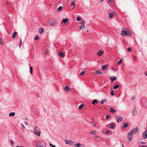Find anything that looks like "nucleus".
Masks as SVG:
<instances>
[{"label":"nucleus","instance_id":"nucleus-36","mask_svg":"<svg viewBox=\"0 0 147 147\" xmlns=\"http://www.w3.org/2000/svg\"><path fill=\"white\" fill-rule=\"evenodd\" d=\"M85 73H86V72L85 71H82V72L80 73V74L81 76H83L84 74Z\"/></svg>","mask_w":147,"mask_h":147},{"label":"nucleus","instance_id":"nucleus-38","mask_svg":"<svg viewBox=\"0 0 147 147\" xmlns=\"http://www.w3.org/2000/svg\"><path fill=\"white\" fill-rule=\"evenodd\" d=\"M75 2V1H74L71 4V5H73V9H74L75 7L74 3Z\"/></svg>","mask_w":147,"mask_h":147},{"label":"nucleus","instance_id":"nucleus-57","mask_svg":"<svg viewBox=\"0 0 147 147\" xmlns=\"http://www.w3.org/2000/svg\"><path fill=\"white\" fill-rule=\"evenodd\" d=\"M38 147H44V146L42 145H40V146H39Z\"/></svg>","mask_w":147,"mask_h":147},{"label":"nucleus","instance_id":"nucleus-37","mask_svg":"<svg viewBox=\"0 0 147 147\" xmlns=\"http://www.w3.org/2000/svg\"><path fill=\"white\" fill-rule=\"evenodd\" d=\"M34 40H38L39 39V36H36L34 38Z\"/></svg>","mask_w":147,"mask_h":147},{"label":"nucleus","instance_id":"nucleus-17","mask_svg":"<svg viewBox=\"0 0 147 147\" xmlns=\"http://www.w3.org/2000/svg\"><path fill=\"white\" fill-rule=\"evenodd\" d=\"M69 21V19L67 18H64L62 20V22L65 24Z\"/></svg>","mask_w":147,"mask_h":147},{"label":"nucleus","instance_id":"nucleus-23","mask_svg":"<svg viewBox=\"0 0 147 147\" xmlns=\"http://www.w3.org/2000/svg\"><path fill=\"white\" fill-rule=\"evenodd\" d=\"M133 115L134 116H136L137 113V111L135 109H134L133 111H132Z\"/></svg>","mask_w":147,"mask_h":147},{"label":"nucleus","instance_id":"nucleus-11","mask_svg":"<svg viewBox=\"0 0 147 147\" xmlns=\"http://www.w3.org/2000/svg\"><path fill=\"white\" fill-rule=\"evenodd\" d=\"M128 125L129 124L128 123H125L122 126V127L123 129H125L128 127Z\"/></svg>","mask_w":147,"mask_h":147},{"label":"nucleus","instance_id":"nucleus-61","mask_svg":"<svg viewBox=\"0 0 147 147\" xmlns=\"http://www.w3.org/2000/svg\"><path fill=\"white\" fill-rule=\"evenodd\" d=\"M122 147H124V146L123 144H122Z\"/></svg>","mask_w":147,"mask_h":147},{"label":"nucleus","instance_id":"nucleus-16","mask_svg":"<svg viewBox=\"0 0 147 147\" xmlns=\"http://www.w3.org/2000/svg\"><path fill=\"white\" fill-rule=\"evenodd\" d=\"M58 54L60 57H63L64 55V53L62 51H59L58 52Z\"/></svg>","mask_w":147,"mask_h":147},{"label":"nucleus","instance_id":"nucleus-54","mask_svg":"<svg viewBox=\"0 0 147 147\" xmlns=\"http://www.w3.org/2000/svg\"><path fill=\"white\" fill-rule=\"evenodd\" d=\"M16 147H24L23 146H16Z\"/></svg>","mask_w":147,"mask_h":147},{"label":"nucleus","instance_id":"nucleus-6","mask_svg":"<svg viewBox=\"0 0 147 147\" xmlns=\"http://www.w3.org/2000/svg\"><path fill=\"white\" fill-rule=\"evenodd\" d=\"M49 24L51 26H54L57 24V22L56 21H52L49 22Z\"/></svg>","mask_w":147,"mask_h":147},{"label":"nucleus","instance_id":"nucleus-22","mask_svg":"<svg viewBox=\"0 0 147 147\" xmlns=\"http://www.w3.org/2000/svg\"><path fill=\"white\" fill-rule=\"evenodd\" d=\"M17 33L15 31L12 35L11 38H15L16 36Z\"/></svg>","mask_w":147,"mask_h":147},{"label":"nucleus","instance_id":"nucleus-26","mask_svg":"<svg viewBox=\"0 0 147 147\" xmlns=\"http://www.w3.org/2000/svg\"><path fill=\"white\" fill-rule=\"evenodd\" d=\"M90 134L92 135H95L96 134V132L95 131L93 130L91 132Z\"/></svg>","mask_w":147,"mask_h":147},{"label":"nucleus","instance_id":"nucleus-24","mask_svg":"<svg viewBox=\"0 0 147 147\" xmlns=\"http://www.w3.org/2000/svg\"><path fill=\"white\" fill-rule=\"evenodd\" d=\"M62 7L60 6L57 9V10L58 11L60 12L62 10Z\"/></svg>","mask_w":147,"mask_h":147},{"label":"nucleus","instance_id":"nucleus-48","mask_svg":"<svg viewBox=\"0 0 147 147\" xmlns=\"http://www.w3.org/2000/svg\"><path fill=\"white\" fill-rule=\"evenodd\" d=\"M45 53L46 54H48V51H47V50H46L45 51Z\"/></svg>","mask_w":147,"mask_h":147},{"label":"nucleus","instance_id":"nucleus-51","mask_svg":"<svg viewBox=\"0 0 147 147\" xmlns=\"http://www.w3.org/2000/svg\"><path fill=\"white\" fill-rule=\"evenodd\" d=\"M103 100V101L104 102H107V100L106 99H104Z\"/></svg>","mask_w":147,"mask_h":147},{"label":"nucleus","instance_id":"nucleus-27","mask_svg":"<svg viewBox=\"0 0 147 147\" xmlns=\"http://www.w3.org/2000/svg\"><path fill=\"white\" fill-rule=\"evenodd\" d=\"M15 113L14 112H11L9 113V116L10 117H13L15 115Z\"/></svg>","mask_w":147,"mask_h":147},{"label":"nucleus","instance_id":"nucleus-50","mask_svg":"<svg viewBox=\"0 0 147 147\" xmlns=\"http://www.w3.org/2000/svg\"><path fill=\"white\" fill-rule=\"evenodd\" d=\"M109 1L111 3H112L113 1V0H109Z\"/></svg>","mask_w":147,"mask_h":147},{"label":"nucleus","instance_id":"nucleus-41","mask_svg":"<svg viewBox=\"0 0 147 147\" xmlns=\"http://www.w3.org/2000/svg\"><path fill=\"white\" fill-rule=\"evenodd\" d=\"M35 145L36 146V147H38L39 144V143L38 142H36L35 143Z\"/></svg>","mask_w":147,"mask_h":147},{"label":"nucleus","instance_id":"nucleus-25","mask_svg":"<svg viewBox=\"0 0 147 147\" xmlns=\"http://www.w3.org/2000/svg\"><path fill=\"white\" fill-rule=\"evenodd\" d=\"M109 18H110L111 19L114 16V15L111 13H109Z\"/></svg>","mask_w":147,"mask_h":147},{"label":"nucleus","instance_id":"nucleus-32","mask_svg":"<svg viewBox=\"0 0 147 147\" xmlns=\"http://www.w3.org/2000/svg\"><path fill=\"white\" fill-rule=\"evenodd\" d=\"M84 107V105L82 104L78 108L79 109H82Z\"/></svg>","mask_w":147,"mask_h":147},{"label":"nucleus","instance_id":"nucleus-58","mask_svg":"<svg viewBox=\"0 0 147 147\" xmlns=\"http://www.w3.org/2000/svg\"><path fill=\"white\" fill-rule=\"evenodd\" d=\"M25 123L26 125H28V123H27L25 122Z\"/></svg>","mask_w":147,"mask_h":147},{"label":"nucleus","instance_id":"nucleus-12","mask_svg":"<svg viewBox=\"0 0 147 147\" xmlns=\"http://www.w3.org/2000/svg\"><path fill=\"white\" fill-rule=\"evenodd\" d=\"M103 53V51L102 50H99L97 54L99 56H101Z\"/></svg>","mask_w":147,"mask_h":147},{"label":"nucleus","instance_id":"nucleus-5","mask_svg":"<svg viewBox=\"0 0 147 147\" xmlns=\"http://www.w3.org/2000/svg\"><path fill=\"white\" fill-rule=\"evenodd\" d=\"M138 131V127H136L134 128L133 129L131 130L129 132H131V134H137Z\"/></svg>","mask_w":147,"mask_h":147},{"label":"nucleus","instance_id":"nucleus-10","mask_svg":"<svg viewBox=\"0 0 147 147\" xmlns=\"http://www.w3.org/2000/svg\"><path fill=\"white\" fill-rule=\"evenodd\" d=\"M65 142L66 144L70 145H72L73 144V142L71 141H67L65 140Z\"/></svg>","mask_w":147,"mask_h":147},{"label":"nucleus","instance_id":"nucleus-14","mask_svg":"<svg viewBox=\"0 0 147 147\" xmlns=\"http://www.w3.org/2000/svg\"><path fill=\"white\" fill-rule=\"evenodd\" d=\"M112 77L113 78H112L111 77H109V79L111 80L112 82L116 80L117 79V78L116 76H112Z\"/></svg>","mask_w":147,"mask_h":147},{"label":"nucleus","instance_id":"nucleus-35","mask_svg":"<svg viewBox=\"0 0 147 147\" xmlns=\"http://www.w3.org/2000/svg\"><path fill=\"white\" fill-rule=\"evenodd\" d=\"M110 115H106V117H105L106 120H108L109 119V118H110Z\"/></svg>","mask_w":147,"mask_h":147},{"label":"nucleus","instance_id":"nucleus-63","mask_svg":"<svg viewBox=\"0 0 147 147\" xmlns=\"http://www.w3.org/2000/svg\"><path fill=\"white\" fill-rule=\"evenodd\" d=\"M22 125L23 127H24V126L23 125V124H22Z\"/></svg>","mask_w":147,"mask_h":147},{"label":"nucleus","instance_id":"nucleus-59","mask_svg":"<svg viewBox=\"0 0 147 147\" xmlns=\"http://www.w3.org/2000/svg\"><path fill=\"white\" fill-rule=\"evenodd\" d=\"M103 1H104V0H100V2H103Z\"/></svg>","mask_w":147,"mask_h":147},{"label":"nucleus","instance_id":"nucleus-43","mask_svg":"<svg viewBox=\"0 0 147 147\" xmlns=\"http://www.w3.org/2000/svg\"><path fill=\"white\" fill-rule=\"evenodd\" d=\"M14 142L13 140H11L10 142V144L11 146H12L14 144Z\"/></svg>","mask_w":147,"mask_h":147},{"label":"nucleus","instance_id":"nucleus-20","mask_svg":"<svg viewBox=\"0 0 147 147\" xmlns=\"http://www.w3.org/2000/svg\"><path fill=\"white\" fill-rule=\"evenodd\" d=\"M110 110L112 113H116L117 112L116 110L113 108H111Z\"/></svg>","mask_w":147,"mask_h":147},{"label":"nucleus","instance_id":"nucleus-31","mask_svg":"<svg viewBox=\"0 0 147 147\" xmlns=\"http://www.w3.org/2000/svg\"><path fill=\"white\" fill-rule=\"evenodd\" d=\"M30 72L31 74H33V67H30Z\"/></svg>","mask_w":147,"mask_h":147},{"label":"nucleus","instance_id":"nucleus-44","mask_svg":"<svg viewBox=\"0 0 147 147\" xmlns=\"http://www.w3.org/2000/svg\"><path fill=\"white\" fill-rule=\"evenodd\" d=\"M99 138V137L98 136H94V138L95 139H97L98 138Z\"/></svg>","mask_w":147,"mask_h":147},{"label":"nucleus","instance_id":"nucleus-9","mask_svg":"<svg viewBox=\"0 0 147 147\" xmlns=\"http://www.w3.org/2000/svg\"><path fill=\"white\" fill-rule=\"evenodd\" d=\"M116 119L117 122L119 123L122 120L123 118L121 117L118 116L116 117Z\"/></svg>","mask_w":147,"mask_h":147},{"label":"nucleus","instance_id":"nucleus-49","mask_svg":"<svg viewBox=\"0 0 147 147\" xmlns=\"http://www.w3.org/2000/svg\"><path fill=\"white\" fill-rule=\"evenodd\" d=\"M147 146L145 145H142V146H139V147H146Z\"/></svg>","mask_w":147,"mask_h":147},{"label":"nucleus","instance_id":"nucleus-15","mask_svg":"<svg viewBox=\"0 0 147 147\" xmlns=\"http://www.w3.org/2000/svg\"><path fill=\"white\" fill-rule=\"evenodd\" d=\"M39 32L41 34H42L44 32V30L43 28H42L39 29Z\"/></svg>","mask_w":147,"mask_h":147},{"label":"nucleus","instance_id":"nucleus-4","mask_svg":"<svg viewBox=\"0 0 147 147\" xmlns=\"http://www.w3.org/2000/svg\"><path fill=\"white\" fill-rule=\"evenodd\" d=\"M133 134H131V132H129L127 134V137L128 138V141L129 142H131L132 139Z\"/></svg>","mask_w":147,"mask_h":147},{"label":"nucleus","instance_id":"nucleus-55","mask_svg":"<svg viewBox=\"0 0 147 147\" xmlns=\"http://www.w3.org/2000/svg\"><path fill=\"white\" fill-rule=\"evenodd\" d=\"M145 74L146 76H147V72H146L145 73Z\"/></svg>","mask_w":147,"mask_h":147},{"label":"nucleus","instance_id":"nucleus-53","mask_svg":"<svg viewBox=\"0 0 147 147\" xmlns=\"http://www.w3.org/2000/svg\"><path fill=\"white\" fill-rule=\"evenodd\" d=\"M104 102L103 101V100L102 101H101V104H103Z\"/></svg>","mask_w":147,"mask_h":147},{"label":"nucleus","instance_id":"nucleus-28","mask_svg":"<svg viewBox=\"0 0 147 147\" xmlns=\"http://www.w3.org/2000/svg\"><path fill=\"white\" fill-rule=\"evenodd\" d=\"M95 73L96 74H102V73L99 71L96 70L95 72Z\"/></svg>","mask_w":147,"mask_h":147},{"label":"nucleus","instance_id":"nucleus-33","mask_svg":"<svg viewBox=\"0 0 147 147\" xmlns=\"http://www.w3.org/2000/svg\"><path fill=\"white\" fill-rule=\"evenodd\" d=\"M82 19L81 18L79 17V16H77V18H76V20H77L78 21H80L81 20V19Z\"/></svg>","mask_w":147,"mask_h":147},{"label":"nucleus","instance_id":"nucleus-47","mask_svg":"<svg viewBox=\"0 0 147 147\" xmlns=\"http://www.w3.org/2000/svg\"><path fill=\"white\" fill-rule=\"evenodd\" d=\"M135 98V96H132L131 97V99L132 100H134Z\"/></svg>","mask_w":147,"mask_h":147},{"label":"nucleus","instance_id":"nucleus-39","mask_svg":"<svg viewBox=\"0 0 147 147\" xmlns=\"http://www.w3.org/2000/svg\"><path fill=\"white\" fill-rule=\"evenodd\" d=\"M22 43V39L21 38H20V40L19 42V47H20L21 46Z\"/></svg>","mask_w":147,"mask_h":147},{"label":"nucleus","instance_id":"nucleus-45","mask_svg":"<svg viewBox=\"0 0 147 147\" xmlns=\"http://www.w3.org/2000/svg\"><path fill=\"white\" fill-rule=\"evenodd\" d=\"M109 132H110V131L109 130H107L105 131V133L106 134H108L109 133Z\"/></svg>","mask_w":147,"mask_h":147},{"label":"nucleus","instance_id":"nucleus-30","mask_svg":"<svg viewBox=\"0 0 147 147\" xmlns=\"http://www.w3.org/2000/svg\"><path fill=\"white\" fill-rule=\"evenodd\" d=\"M4 40L1 38H0V44L2 45L4 44Z\"/></svg>","mask_w":147,"mask_h":147},{"label":"nucleus","instance_id":"nucleus-64","mask_svg":"<svg viewBox=\"0 0 147 147\" xmlns=\"http://www.w3.org/2000/svg\"><path fill=\"white\" fill-rule=\"evenodd\" d=\"M44 111L45 112H46V111H45V109H44Z\"/></svg>","mask_w":147,"mask_h":147},{"label":"nucleus","instance_id":"nucleus-42","mask_svg":"<svg viewBox=\"0 0 147 147\" xmlns=\"http://www.w3.org/2000/svg\"><path fill=\"white\" fill-rule=\"evenodd\" d=\"M111 96H113L114 94V92L113 91H112L111 92Z\"/></svg>","mask_w":147,"mask_h":147},{"label":"nucleus","instance_id":"nucleus-21","mask_svg":"<svg viewBox=\"0 0 147 147\" xmlns=\"http://www.w3.org/2000/svg\"><path fill=\"white\" fill-rule=\"evenodd\" d=\"M98 101L97 100L94 99L92 102V103L93 105H95V103H98Z\"/></svg>","mask_w":147,"mask_h":147},{"label":"nucleus","instance_id":"nucleus-2","mask_svg":"<svg viewBox=\"0 0 147 147\" xmlns=\"http://www.w3.org/2000/svg\"><path fill=\"white\" fill-rule=\"evenodd\" d=\"M41 131L40 128L37 126H35L34 129V133L36 135L40 136Z\"/></svg>","mask_w":147,"mask_h":147},{"label":"nucleus","instance_id":"nucleus-34","mask_svg":"<svg viewBox=\"0 0 147 147\" xmlns=\"http://www.w3.org/2000/svg\"><path fill=\"white\" fill-rule=\"evenodd\" d=\"M122 59H121L120 60L118 61V62L117 63V64L118 65H120L121 63H122Z\"/></svg>","mask_w":147,"mask_h":147},{"label":"nucleus","instance_id":"nucleus-56","mask_svg":"<svg viewBox=\"0 0 147 147\" xmlns=\"http://www.w3.org/2000/svg\"><path fill=\"white\" fill-rule=\"evenodd\" d=\"M94 126V127H96V123H95L93 125Z\"/></svg>","mask_w":147,"mask_h":147},{"label":"nucleus","instance_id":"nucleus-7","mask_svg":"<svg viewBox=\"0 0 147 147\" xmlns=\"http://www.w3.org/2000/svg\"><path fill=\"white\" fill-rule=\"evenodd\" d=\"M74 146L75 147H84L85 145L80 143H78L77 144H74Z\"/></svg>","mask_w":147,"mask_h":147},{"label":"nucleus","instance_id":"nucleus-46","mask_svg":"<svg viewBox=\"0 0 147 147\" xmlns=\"http://www.w3.org/2000/svg\"><path fill=\"white\" fill-rule=\"evenodd\" d=\"M49 145H50V146L51 147H56L55 145H53L51 144H50Z\"/></svg>","mask_w":147,"mask_h":147},{"label":"nucleus","instance_id":"nucleus-29","mask_svg":"<svg viewBox=\"0 0 147 147\" xmlns=\"http://www.w3.org/2000/svg\"><path fill=\"white\" fill-rule=\"evenodd\" d=\"M119 86L118 84H116L115 85V86L113 87V88L114 89H117V88H119Z\"/></svg>","mask_w":147,"mask_h":147},{"label":"nucleus","instance_id":"nucleus-60","mask_svg":"<svg viewBox=\"0 0 147 147\" xmlns=\"http://www.w3.org/2000/svg\"><path fill=\"white\" fill-rule=\"evenodd\" d=\"M112 68V69H113V70H115V69H114V67H112L111 68Z\"/></svg>","mask_w":147,"mask_h":147},{"label":"nucleus","instance_id":"nucleus-52","mask_svg":"<svg viewBox=\"0 0 147 147\" xmlns=\"http://www.w3.org/2000/svg\"><path fill=\"white\" fill-rule=\"evenodd\" d=\"M140 143L141 144H146L145 142H143L142 141L140 142Z\"/></svg>","mask_w":147,"mask_h":147},{"label":"nucleus","instance_id":"nucleus-18","mask_svg":"<svg viewBox=\"0 0 147 147\" xmlns=\"http://www.w3.org/2000/svg\"><path fill=\"white\" fill-rule=\"evenodd\" d=\"M108 66L107 64L103 65L101 69L102 70H105L107 68Z\"/></svg>","mask_w":147,"mask_h":147},{"label":"nucleus","instance_id":"nucleus-62","mask_svg":"<svg viewBox=\"0 0 147 147\" xmlns=\"http://www.w3.org/2000/svg\"><path fill=\"white\" fill-rule=\"evenodd\" d=\"M92 121H94V119L93 118H92Z\"/></svg>","mask_w":147,"mask_h":147},{"label":"nucleus","instance_id":"nucleus-19","mask_svg":"<svg viewBox=\"0 0 147 147\" xmlns=\"http://www.w3.org/2000/svg\"><path fill=\"white\" fill-rule=\"evenodd\" d=\"M115 127V124L114 123H110L109 125V127L111 129L114 128Z\"/></svg>","mask_w":147,"mask_h":147},{"label":"nucleus","instance_id":"nucleus-3","mask_svg":"<svg viewBox=\"0 0 147 147\" xmlns=\"http://www.w3.org/2000/svg\"><path fill=\"white\" fill-rule=\"evenodd\" d=\"M85 20H83L81 22V26H80L79 28L80 30H84L85 29Z\"/></svg>","mask_w":147,"mask_h":147},{"label":"nucleus","instance_id":"nucleus-1","mask_svg":"<svg viewBox=\"0 0 147 147\" xmlns=\"http://www.w3.org/2000/svg\"><path fill=\"white\" fill-rule=\"evenodd\" d=\"M123 30L121 33V34L122 36H127L129 37L132 36V33L128 29L126 28H123Z\"/></svg>","mask_w":147,"mask_h":147},{"label":"nucleus","instance_id":"nucleus-13","mask_svg":"<svg viewBox=\"0 0 147 147\" xmlns=\"http://www.w3.org/2000/svg\"><path fill=\"white\" fill-rule=\"evenodd\" d=\"M64 90L66 92H68L70 91L69 88L67 86H66L64 88Z\"/></svg>","mask_w":147,"mask_h":147},{"label":"nucleus","instance_id":"nucleus-40","mask_svg":"<svg viewBox=\"0 0 147 147\" xmlns=\"http://www.w3.org/2000/svg\"><path fill=\"white\" fill-rule=\"evenodd\" d=\"M127 51L128 52H130L131 51V48L130 47H128L127 48Z\"/></svg>","mask_w":147,"mask_h":147},{"label":"nucleus","instance_id":"nucleus-8","mask_svg":"<svg viewBox=\"0 0 147 147\" xmlns=\"http://www.w3.org/2000/svg\"><path fill=\"white\" fill-rule=\"evenodd\" d=\"M142 135L144 139H145L147 138V129L143 133Z\"/></svg>","mask_w":147,"mask_h":147}]
</instances>
